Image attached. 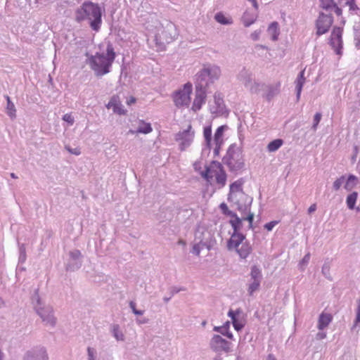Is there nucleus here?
I'll list each match as a JSON object with an SVG mask.
<instances>
[{
    "label": "nucleus",
    "instance_id": "obj_1",
    "mask_svg": "<svg viewBox=\"0 0 360 360\" xmlns=\"http://www.w3.org/2000/svg\"><path fill=\"white\" fill-rule=\"evenodd\" d=\"M75 19L77 22L88 21L90 27L98 32L102 24V11L98 4L91 1H84L78 8L75 14Z\"/></svg>",
    "mask_w": 360,
    "mask_h": 360
},
{
    "label": "nucleus",
    "instance_id": "obj_2",
    "mask_svg": "<svg viewBox=\"0 0 360 360\" xmlns=\"http://www.w3.org/2000/svg\"><path fill=\"white\" fill-rule=\"evenodd\" d=\"M115 58V53L112 45L108 43L106 48V53H96L90 56L86 60V63L90 66L95 75L101 77L110 71V68Z\"/></svg>",
    "mask_w": 360,
    "mask_h": 360
},
{
    "label": "nucleus",
    "instance_id": "obj_3",
    "mask_svg": "<svg viewBox=\"0 0 360 360\" xmlns=\"http://www.w3.org/2000/svg\"><path fill=\"white\" fill-rule=\"evenodd\" d=\"M221 75V69L216 65L208 64L196 75L195 83L200 88H209L210 84L218 80Z\"/></svg>",
    "mask_w": 360,
    "mask_h": 360
},
{
    "label": "nucleus",
    "instance_id": "obj_4",
    "mask_svg": "<svg viewBox=\"0 0 360 360\" xmlns=\"http://www.w3.org/2000/svg\"><path fill=\"white\" fill-rule=\"evenodd\" d=\"M176 35V29L174 23L166 22L165 25H162L155 36L158 50H164L166 44L172 42Z\"/></svg>",
    "mask_w": 360,
    "mask_h": 360
},
{
    "label": "nucleus",
    "instance_id": "obj_5",
    "mask_svg": "<svg viewBox=\"0 0 360 360\" xmlns=\"http://www.w3.org/2000/svg\"><path fill=\"white\" fill-rule=\"evenodd\" d=\"M223 162L231 171L242 169L244 166V160L240 148L236 145L230 146L226 156L223 158Z\"/></svg>",
    "mask_w": 360,
    "mask_h": 360
},
{
    "label": "nucleus",
    "instance_id": "obj_6",
    "mask_svg": "<svg viewBox=\"0 0 360 360\" xmlns=\"http://www.w3.org/2000/svg\"><path fill=\"white\" fill-rule=\"evenodd\" d=\"M192 84L186 83L182 89L176 91L173 96V100L176 107L188 106L191 101Z\"/></svg>",
    "mask_w": 360,
    "mask_h": 360
},
{
    "label": "nucleus",
    "instance_id": "obj_7",
    "mask_svg": "<svg viewBox=\"0 0 360 360\" xmlns=\"http://www.w3.org/2000/svg\"><path fill=\"white\" fill-rule=\"evenodd\" d=\"M228 200L236 205L237 210L241 214H246L250 210V206L252 202V198L245 193H238L236 196L228 198Z\"/></svg>",
    "mask_w": 360,
    "mask_h": 360
},
{
    "label": "nucleus",
    "instance_id": "obj_8",
    "mask_svg": "<svg viewBox=\"0 0 360 360\" xmlns=\"http://www.w3.org/2000/svg\"><path fill=\"white\" fill-rule=\"evenodd\" d=\"M191 125H188L186 129L179 131L176 135V141L179 142V148L181 151L185 150L193 142L194 131H192Z\"/></svg>",
    "mask_w": 360,
    "mask_h": 360
},
{
    "label": "nucleus",
    "instance_id": "obj_9",
    "mask_svg": "<svg viewBox=\"0 0 360 360\" xmlns=\"http://www.w3.org/2000/svg\"><path fill=\"white\" fill-rule=\"evenodd\" d=\"M333 22V18L331 15L320 13L318 19L316 21V34L318 36L326 33Z\"/></svg>",
    "mask_w": 360,
    "mask_h": 360
},
{
    "label": "nucleus",
    "instance_id": "obj_10",
    "mask_svg": "<svg viewBox=\"0 0 360 360\" xmlns=\"http://www.w3.org/2000/svg\"><path fill=\"white\" fill-rule=\"evenodd\" d=\"M37 314L41 317L42 321L46 325L54 327L56 323V318L53 314V309L51 306H44L41 308H38L36 311Z\"/></svg>",
    "mask_w": 360,
    "mask_h": 360
},
{
    "label": "nucleus",
    "instance_id": "obj_11",
    "mask_svg": "<svg viewBox=\"0 0 360 360\" xmlns=\"http://www.w3.org/2000/svg\"><path fill=\"white\" fill-rule=\"evenodd\" d=\"M230 345L231 342L226 341L219 335H214L210 340L211 348L217 352H229L231 350Z\"/></svg>",
    "mask_w": 360,
    "mask_h": 360
},
{
    "label": "nucleus",
    "instance_id": "obj_12",
    "mask_svg": "<svg viewBox=\"0 0 360 360\" xmlns=\"http://www.w3.org/2000/svg\"><path fill=\"white\" fill-rule=\"evenodd\" d=\"M70 259L66 265V270L75 271L82 266V253L78 250H74L69 252Z\"/></svg>",
    "mask_w": 360,
    "mask_h": 360
},
{
    "label": "nucleus",
    "instance_id": "obj_13",
    "mask_svg": "<svg viewBox=\"0 0 360 360\" xmlns=\"http://www.w3.org/2000/svg\"><path fill=\"white\" fill-rule=\"evenodd\" d=\"M342 30L340 27H335L330 35V44L338 55L342 54Z\"/></svg>",
    "mask_w": 360,
    "mask_h": 360
},
{
    "label": "nucleus",
    "instance_id": "obj_14",
    "mask_svg": "<svg viewBox=\"0 0 360 360\" xmlns=\"http://www.w3.org/2000/svg\"><path fill=\"white\" fill-rule=\"evenodd\" d=\"M49 356L46 349L44 347H34L27 351L23 360H48Z\"/></svg>",
    "mask_w": 360,
    "mask_h": 360
},
{
    "label": "nucleus",
    "instance_id": "obj_15",
    "mask_svg": "<svg viewBox=\"0 0 360 360\" xmlns=\"http://www.w3.org/2000/svg\"><path fill=\"white\" fill-rule=\"evenodd\" d=\"M208 88H200L198 84L195 83V97L193 101L192 110L194 111L199 110L202 104L205 103L206 94Z\"/></svg>",
    "mask_w": 360,
    "mask_h": 360
},
{
    "label": "nucleus",
    "instance_id": "obj_16",
    "mask_svg": "<svg viewBox=\"0 0 360 360\" xmlns=\"http://www.w3.org/2000/svg\"><path fill=\"white\" fill-rule=\"evenodd\" d=\"M223 169L222 166L219 162H213L210 166L206 167L204 172H201V176L211 184V180L217 177L219 171Z\"/></svg>",
    "mask_w": 360,
    "mask_h": 360
},
{
    "label": "nucleus",
    "instance_id": "obj_17",
    "mask_svg": "<svg viewBox=\"0 0 360 360\" xmlns=\"http://www.w3.org/2000/svg\"><path fill=\"white\" fill-rule=\"evenodd\" d=\"M237 78L248 89L255 82L252 72L245 68L240 71Z\"/></svg>",
    "mask_w": 360,
    "mask_h": 360
},
{
    "label": "nucleus",
    "instance_id": "obj_18",
    "mask_svg": "<svg viewBox=\"0 0 360 360\" xmlns=\"http://www.w3.org/2000/svg\"><path fill=\"white\" fill-rule=\"evenodd\" d=\"M107 108H112L113 112L118 115H124L126 111L123 109V105L117 96H113L108 103L106 105Z\"/></svg>",
    "mask_w": 360,
    "mask_h": 360
},
{
    "label": "nucleus",
    "instance_id": "obj_19",
    "mask_svg": "<svg viewBox=\"0 0 360 360\" xmlns=\"http://www.w3.org/2000/svg\"><path fill=\"white\" fill-rule=\"evenodd\" d=\"M245 236L240 233H233L231 238L228 242L229 250L238 248L240 245L245 243Z\"/></svg>",
    "mask_w": 360,
    "mask_h": 360
},
{
    "label": "nucleus",
    "instance_id": "obj_20",
    "mask_svg": "<svg viewBox=\"0 0 360 360\" xmlns=\"http://www.w3.org/2000/svg\"><path fill=\"white\" fill-rule=\"evenodd\" d=\"M214 105L211 106V112L214 114H222L224 109V101L219 93L214 96Z\"/></svg>",
    "mask_w": 360,
    "mask_h": 360
},
{
    "label": "nucleus",
    "instance_id": "obj_21",
    "mask_svg": "<svg viewBox=\"0 0 360 360\" xmlns=\"http://www.w3.org/2000/svg\"><path fill=\"white\" fill-rule=\"evenodd\" d=\"M321 6L326 11H334L337 15L342 14V9L334 0H320Z\"/></svg>",
    "mask_w": 360,
    "mask_h": 360
},
{
    "label": "nucleus",
    "instance_id": "obj_22",
    "mask_svg": "<svg viewBox=\"0 0 360 360\" xmlns=\"http://www.w3.org/2000/svg\"><path fill=\"white\" fill-rule=\"evenodd\" d=\"M260 86L264 88L262 96L268 101H270L279 92L278 86L267 84Z\"/></svg>",
    "mask_w": 360,
    "mask_h": 360
},
{
    "label": "nucleus",
    "instance_id": "obj_23",
    "mask_svg": "<svg viewBox=\"0 0 360 360\" xmlns=\"http://www.w3.org/2000/svg\"><path fill=\"white\" fill-rule=\"evenodd\" d=\"M240 313V310H237V311H234L231 309L229 310V311L228 313V316L231 318L233 325V327L237 331L240 330L244 326L243 321L239 320L238 318V315Z\"/></svg>",
    "mask_w": 360,
    "mask_h": 360
},
{
    "label": "nucleus",
    "instance_id": "obj_24",
    "mask_svg": "<svg viewBox=\"0 0 360 360\" xmlns=\"http://www.w3.org/2000/svg\"><path fill=\"white\" fill-rule=\"evenodd\" d=\"M235 250L241 259H246L252 250L251 245L247 241Z\"/></svg>",
    "mask_w": 360,
    "mask_h": 360
},
{
    "label": "nucleus",
    "instance_id": "obj_25",
    "mask_svg": "<svg viewBox=\"0 0 360 360\" xmlns=\"http://www.w3.org/2000/svg\"><path fill=\"white\" fill-rule=\"evenodd\" d=\"M243 184V181L242 179H238L231 184L230 185V191L228 198H231L232 197H235V195L236 196V194L238 193H244L242 188Z\"/></svg>",
    "mask_w": 360,
    "mask_h": 360
},
{
    "label": "nucleus",
    "instance_id": "obj_26",
    "mask_svg": "<svg viewBox=\"0 0 360 360\" xmlns=\"http://www.w3.org/2000/svg\"><path fill=\"white\" fill-rule=\"evenodd\" d=\"M338 4L340 6H348L351 13L358 14L359 8L356 5L354 0H338Z\"/></svg>",
    "mask_w": 360,
    "mask_h": 360
},
{
    "label": "nucleus",
    "instance_id": "obj_27",
    "mask_svg": "<svg viewBox=\"0 0 360 360\" xmlns=\"http://www.w3.org/2000/svg\"><path fill=\"white\" fill-rule=\"evenodd\" d=\"M332 316L330 314H324L322 313L319 316V321H318V328L319 330H323L326 328L330 323L332 321Z\"/></svg>",
    "mask_w": 360,
    "mask_h": 360
},
{
    "label": "nucleus",
    "instance_id": "obj_28",
    "mask_svg": "<svg viewBox=\"0 0 360 360\" xmlns=\"http://www.w3.org/2000/svg\"><path fill=\"white\" fill-rule=\"evenodd\" d=\"M304 70L301 71L299 73V75L297 76V79L295 81L296 91H297V100L300 99L303 85L305 83V78L304 77Z\"/></svg>",
    "mask_w": 360,
    "mask_h": 360
},
{
    "label": "nucleus",
    "instance_id": "obj_29",
    "mask_svg": "<svg viewBox=\"0 0 360 360\" xmlns=\"http://www.w3.org/2000/svg\"><path fill=\"white\" fill-rule=\"evenodd\" d=\"M136 131L139 134H147L152 131V127L150 123L145 122L143 120H139Z\"/></svg>",
    "mask_w": 360,
    "mask_h": 360
},
{
    "label": "nucleus",
    "instance_id": "obj_30",
    "mask_svg": "<svg viewBox=\"0 0 360 360\" xmlns=\"http://www.w3.org/2000/svg\"><path fill=\"white\" fill-rule=\"evenodd\" d=\"M357 184V177L353 174H349L347 180L345 179L344 188L345 190L352 191Z\"/></svg>",
    "mask_w": 360,
    "mask_h": 360
},
{
    "label": "nucleus",
    "instance_id": "obj_31",
    "mask_svg": "<svg viewBox=\"0 0 360 360\" xmlns=\"http://www.w3.org/2000/svg\"><path fill=\"white\" fill-rule=\"evenodd\" d=\"M6 99L7 101V105H6V113L7 115L11 117V119H15L16 117V110L15 105L11 101V98L8 96H6Z\"/></svg>",
    "mask_w": 360,
    "mask_h": 360
},
{
    "label": "nucleus",
    "instance_id": "obj_32",
    "mask_svg": "<svg viewBox=\"0 0 360 360\" xmlns=\"http://www.w3.org/2000/svg\"><path fill=\"white\" fill-rule=\"evenodd\" d=\"M226 128V126H220L217 128L215 134H214V142L213 144H222L223 143V134Z\"/></svg>",
    "mask_w": 360,
    "mask_h": 360
},
{
    "label": "nucleus",
    "instance_id": "obj_33",
    "mask_svg": "<svg viewBox=\"0 0 360 360\" xmlns=\"http://www.w3.org/2000/svg\"><path fill=\"white\" fill-rule=\"evenodd\" d=\"M32 303L34 306L35 311H37L38 308H41L44 307L39 297L38 289L34 291L33 295L32 296Z\"/></svg>",
    "mask_w": 360,
    "mask_h": 360
},
{
    "label": "nucleus",
    "instance_id": "obj_34",
    "mask_svg": "<svg viewBox=\"0 0 360 360\" xmlns=\"http://www.w3.org/2000/svg\"><path fill=\"white\" fill-rule=\"evenodd\" d=\"M283 143V141L280 139H275L271 141L267 146L269 152L272 153L278 150Z\"/></svg>",
    "mask_w": 360,
    "mask_h": 360
},
{
    "label": "nucleus",
    "instance_id": "obj_35",
    "mask_svg": "<svg viewBox=\"0 0 360 360\" xmlns=\"http://www.w3.org/2000/svg\"><path fill=\"white\" fill-rule=\"evenodd\" d=\"M278 27V24L277 22H273L269 26L268 32L271 35V38H272L273 41H276L278 39V36L279 34Z\"/></svg>",
    "mask_w": 360,
    "mask_h": 360
},
{
    "label": "nucleus",
    "instance_id": "obj_36",
    "mask_svg": "<svg viewBox=\"0 0 360 360\" xmlns=\"http://www.w3.org/2000/svg\"><path fill=\"white\" fill-rule=\"evenodd\" d=\"M203 135L205 137L206 145L208 148H211L213 143H212V128L211 126H207L204 128Z\"/></svg>",
    "mask_w": 360,
    "mask_h": 360
},
{
    "label": "nucleus",
    "instance_id": "obj_37",
    "mask_svg": "<svg viewBox=\"0 0 360 360\" xmlns=\"http://www.w3.org/2000/svg\"><path fill=\"white\" fill-rule=\"evenodd\" d=\"M257 19V16L251 15L248 13H245L242 17V21L245 27H250L252 24H253Z\"/></svg>",
    "mask_w": 360,
    "mask_h": 360
},
{
    "label": "nucleus",
    "instance_id": "obj_38",
    "mask_svg": "<svg viewBox=\"0 0 360 360\" xmlns=\"http://www.w3.org/2000/svg\"><path fill=\"white\" fill-rule=\"evenodd\" d=\"M357 197L358 193L356 192H353L347 197L346 202L349 209L353 210L354 208Z\"/></svg>",
    "mask_w": 360,
    "mask_h": 360
},
{
    "label": "nucleus",
    "instance_id": "obj_39",
    "mask_svg": "<svg viewBox=\"0 0 360 360\" xmlns=\"http://www.w3.org/2000/svg\"><path fill=\"white\" fill-rule=\"evenodd\" d=\"M250 277V280H259L260 281H262V275L261 270L255 265L252 266L251 268Z\"/></svg>",
    "mask_w": 360,
    "mask_h": 360
},
{
    "label": "nucleus",
    "instance_id": "obj_40",
    "mask_svg": "<svg viewBox=\"0 0 360 360\" xmlns=\"http://www.w3.org/2000/svg\"><path fill=\"white\" fill-rule=\"evenodd\" d=\"M234 219L230 220V224H231L233 229V233H238V231L241 229L242 226V219L239 218L236 214V217H233Z\"/></svg>",
    "mask_w": 360,
    "mask_h": 360
},
{
    "label": "nucleus",
    "instance_id": "obj_41",
    "mask_svg": "<svg viewBox=\"0 0 360 360\" xmlns=\"http://www.w3.org/2000/svg\"><path fill=\"white\" fill-rule=\"evenodd\" d=\"M214 19L216 21L221 25H230L232 23L231 18H226L223 13H217L215 16Z\"/></svg>",
    "mask_w": 360,
    "mask_h": 360
},
{
    "label": "nucleus",
    "instance_id": "obj_42",
    "mask_svg": "<svg viewBox=\"0 0 360 360\" xmlns=\"http://www.w3.org/2000/svg\"><path fill=\"white\" fill-rule=\"evenodd\" d=\"M260 85H266V84L259 83V82L255 81L253 82L252 85H251V86L250 87L249 91H250L251 94H257L260 93L261 91L263 92L264 88L262 87Z\"/></svg>",
    "mask_w": 360,
    "mask_h": 360
},
{
    "label": "nucleus",
    "instance_id": "obj_43",
    "mask_svg": "<svg viewBox=\"0 0 360 360\" xmlns=\"http://www.w3.org/2000/svg\"><path fill=\"white\" fill-rule=\"evenodd\" d=\"M112 334L117 341H123L124 340V334L120 330L119 325H114L112 326Z\"/></svg>",
    "mask_w": 360,
    "mask_h": 360
},
{
    "label": "nucleus",
    "instance_id": "obj_44",
    "mask_svg": "<svg viewBox=\"0 0 360 360\" xmlns=\"http://www.w3.org/2000/svg\"><path fill=\"white\" fill-rule=\"evenodd\" d=\"M216 181L220 186V187H224L226 182V174L224 169L219 171V174L217 176Z\"/></svg>",
    "mask_w": 360,
    "mask_h": 360
},
{
    "label": "nucleus",
    "instance_id": "obj_45",
    "mask_svg": "<svg viewBox=\"0 0 360 360\" xmlns=\"http://www.w3.org/2000/svg\"><path fill=\"white\" fill-rule=\"evenodd\" d=\"M261 281L259 280L255 281V280H250L248 287V293L251 295L253 294L254 292L257 290L259 289V287L260 285Z\"/></svg>",
    "mask_w": 360,
    "mask_h": 360
},
{
    "label": "nucleus",
    "instance_id": "obj_46",
    "mask_svg": "<svg viewBox=\"0 0 360 360\" xmlns=\"http://www.w3.org/2000/svg\"><path fill=\"white\" fill-rule=\"evenodd\" d=\"M87 360H100L97 351L91 347L87 348Z\"/></svg>",
    "mask_w": 360,
    "mask_h": 360
},
{
    "label": "nucleus",
    "instance_id": "obj_47",
    "mask_svg": "<svg viewBox=\"0 0 360 360\" xmlns=\"http://www.w3.org/2000/svg\"><path fill=\"white\" fill-rule=\"evenodd\" d=\"M357 307L356 309V318L354 321L352 328L359 326L360 323V298L356 300Z\"/></svg>",
    "mask_w": 360,
    "mask_h": 360
},
{
    "label": "nucleus",
    "instance_id": "obj_48",
    "mask_svg": "<svg viewBox=\"0 0 360 360\" xmlns=\"http://www.w3.org/2000/svg\"><path fill=\"white\" fill-rule=\"evenodd\" d=\"M219 208L224 214L229 216L231 217H236V213L229 210L227 205L225 202L221 203L219 205Z\"/></svg>",
    "mask_w": 360,
    "mask_h": 360
},
{
    "label": "nucleus",
    "instance_id": "obj_49",
    "mask_svg": "<svg viewBox=\"0 0 360 360\" xmlns=\"http://www.w3.org/2000/svg\"><path fill=\"white\" fill-rule=\"evenodd\" d=\"M206 245L205 243L200 241L193 246L191 252L197 256H199L201 250Z\"/></svg>",
    "mask_w": 360,
    "mask_h": 360
},
{
    "label": "nucleus",
    "instance_id": "obj_50",
    "mask_svg": "<svg viewBox=\"0 0 360 360\" xmlns=\"http://www.w3.org/2000/svg\"><path fill=\"white\" fill-rule=\"evenodd\" d=\"M19 263H24L26 260V249L24 244L19 246Z\"/></svg>",
    "mask_w": 360,
    "mask_h": 360
},
{
    "label": "nucleus",
    "instance_id": "obj_51",
    "mask_svg": "<svg viewBox=\"0 0 360 360\" xmlns=\"http://www.w3.org/2000/svg\"><path fill=\"white\" fill-rule=\"evenodd\" d=\"M345 176H341L340 178L337 179L333 184V188L335 191H338L340 187L342 186L343 184H345Z\"/></svg>",
    "mask_w": 360,
    "mask_h": 360
},
{
    "label": "nucleus",
    "instance_id": "obj_52",
    "mask_svg": "<svg viewBox=\"0 0 360 360\" xmlns=\"http://www.w3.org/2000/svg\"><path fill=\"white\" fill-rule=\"evenodd\" d=\"M229 327V322H226V323L223 326V328H222V330H221V333H220L221 335H223L226 336L229 339H232L233 338V335H232L231 333L229 332V330H228Z\"/></svg>",
    "mask_w": 360,
    "mask_h": 360
},
{
    "label": "nucleus",
    "instance_id": "obj_53",
    "mask_svg": "<svg viewBox=\"0 0 360 360\" xmlns=\"http://www.w3.org/2000/svg\"><path fill=\"white\" fill-rule=\"evenodd\" d=\"M321 272L323 275L328 279L331 280V276L330 273V266L327 264H324L322 266Z\"/></svg>",
    "mask_w": 360,
    "mask_h": 360
},
{
    "label": "nucleus",
    "instance_id": "obj_54",
    "mask_svg": "<svg viewBox=\"0 0 360 360\" xmlns=\"http://www.w3.org/2000/svg\"><path fill=\"white\" fill-rule=\"evenodd\" d=\"M246 213H248V215L247 216H242L241 219L242 220H247L249 222V228L251 229L252 228V221H253V219H254V214L250 212V210H249V212H247Z\"/></svg>",
    "mask_w": 360,
    "mask_h": 360
},
{
    "label": "nucleus",
    "instance_id": "obj_55",
    "mask_svg": "<svg viewBox=\"0 0 360 360\" xmlns=\"http://www.w3.org/2000/svg\"><path fill=\"white\" fill-rule=\"evenodd\" d=\"M321 114L320 112H317L315 114L314 117V123H313V125H312V129L314 131H316V129H317V126L321 119Z\"/></svg>",
    "mask_w": 360,
    "mask_h": 360
},
{
    "label": "nucleus",
    "instance_id": "obj_56",
    "mask_svg": "<svg viewBox=\"0 0 360 360\" xmlns=\"http://www.w3.org/2000/svg\"><path fill=\"white\" fill-rule=\"evenodd\" d=\"M354 30H355L356 46L360 47V25L355 27Z\"/></svg>",
    "mask_w": 360,
    "mask_h": 360
},
{
    "label": "nucleus",
    "instance_id": "obj_57",
    "mask_svg": "<svg viewBox=\"0 0 360 360\" xmlns=\"http://www.w3.org/2000/svg\"><path fill=\"white\" fill-rule=\"evenodd\" d=\"M63 120L68 123H69L70 125H72L74 123V117L70 114H65L63 117Z\"/></svg>",
    "mask_w": 360,
    "mask_h": 360
},
{
    "label": "nucleus",
    "instance_id": "obj_58",
    "mask_svg": "<svg viewBox=\"0 0 360 360\" xmlns=\"http://www.w3.org/2000/svg\"><path fill=\"white\" fill-rule=\"evenodd\" d=\"M65 149L71 154H74L76 155H79L81 153L80 149L77 148H72L69 146H66Z\"/></svg>",
    "mask_w": 360,
    "mask_h": 360
},
{
    "label": "nucleus",
    "instance_id": "obj_59",
    "mask_svg": "<svg viewBox=\"0 0 360 360\" xmlns=\"http://www.w3.org/2000/svg\"><path fill=\"white\" fill-rule=\"evenodd\" d=\"M261 32H262V31H261L260 30H255V32H253L250 34V38H251L253 41H257V40H259Z\"/></svg>",
    "mask_w": 360,
    "mask_h": 360
},
{
    "label": "nucleus",
    "instance_id": "obj_60",
    "mask_svg": "<svg viewBox=\"0 0 360 360\" xmlns=\"http://www.w3.org/2000/svg\"><path fill=\"white\" fill-rule=\"evenodd\" d=\"M277 224H278V221H270V222H269V223L266 224L264 225V228H265L267 231H271V230L274 229V227Z\"/></svg>",
    "mask_w": 360,
    "mask_h": 360
},
{
    "label": "nucleus",
    "instance_id": "obj_61",
    "mask_svg": "<svg viewBox=\"0 0 360 360\" xmlns=\"http://www.w3.org/2000/svg\"><path fill=\"white\" fill-rule=\"evenodd\" d=\"M310 259V254L307 253L300 262V266H306Z\"/></svg>",
    "mask_w": 360,
    "mask_h": 360
},
{
    "label": "nucleus",
    "instance_id": "obj_62",
    "mask_svg": "<svg viewBox=\"0 0 360 360\" xmlns=\"http://www.w3.org/2000/svg\"><path fill=\"white\" fill-rule=\"evenodd\" d=\"M326 333L325 332H319L316 335V338L317 340H323V339L326 338Z\"/></svg>",
    "mask_w": 360,
    "mask_h": 360
},
{
    "label": "nucleus",
    "instance_id": "obj_63",
    "mask_svg": "<svg viewBox=\"0 0 360 360\" xmlns=\"http://www.w3.org/2000/svg\"><path fill=\"white\" fill-rule=\"evenodd\" d=\"M148 319L143 318L142 319H136V323L139 325H141L148 323Z\"/></svg>",
    "mask_w": 360,
    "mask_h": 360
},
{
    "label": "nucleus",
    "instance_id": "obj_64",
    "mask_svg": "<svg viewBox=\"0 0 360 360\" xmlns=\"http://www.w3.org/2000/svg\"><path fill=\"white\" fill-rule=\"evenodd\" d=\"M316 210V204H312L308 209V213L309 214H311L313 212H314Z\"/></svg>",
    "mask_w": 360,
    "mask_h": 360
}]
</instances>
